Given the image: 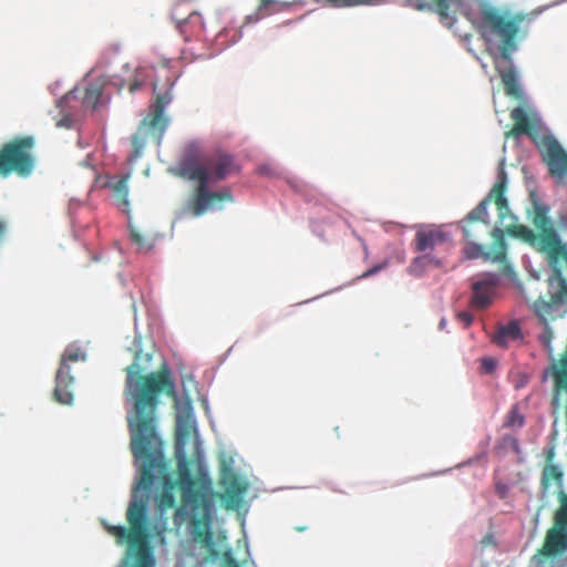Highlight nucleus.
Here are the masks:
<instances>
[{
  "mask_svg": "<svg viewBox=\"0 0 567 567\" xmlns=\"http://www.w3.org/2000/svg\"><path fill=\"white\" fill-rule=\"evenodd\" d=\"M143 359L150 361L151 354L143 357L141 352H136L134 361L125 369V396L133 404L127 414L131 450L140 462L141 477L137 486L148 491L156 478H159L162 491L174 493L178 483L169 474L164 456V443L158 434L157 406L162 393L175 396V383L166 365L143 375L146 370L141 363Z\"/></svg>",
  "mask_w": 567,
  "mask_h": 567,
  "instance_id": "obj_1",
  "label": "nucleus"
},
{
  "mask_svg": "<svg viewBox=\"0 0 567 567\" xmlns=\"http://www.w3.org/2000/svg\"><path fill=\"white\" fill-rule=\"evenodd\" d=\"M239 171L234 156L227 153H216L202 158L195 148L189 147L178 161L175 173L177 176L196 182L187 209L194 217H199L210 209H221L224 203L234 200L230 188L210 190L209 185L226 179Z\"/></svg>",
  "mask_w": 567,
  "mask_h": 567,
  "instance_id": "obj_2",
  "label": "nucleus"
},
{
  "mask_svg": "<svg viewBox=\"0 0 567 567\" xmlns=\"http://www.w3.org/2000/svg\"><path fill=\"white\" fill-rule=\"evenodd\" d=\"M183 460L178 463L177 483L182 493V505L175 508L174 524L181 527L189 519L190 534L195 542L205 547L213 545V489L209 481L196 482L188 464Z\"/></svg>",
  "mask_w": 567,
  "mask_h": 567,
  "instance_id": "obj_3",
  "label": "nucleus"
},
{
  "mask_svg": "<svg viewBox=\"0 0 567 567\" xmlns=\"http://www.w3.org/2000/svg\"><path fill=\"white\" fill-rule=\"evenodd\" d=\"M126 519L128 528L124 526L111 525L103 520L104 529L115 537L117 545L128 544V551L135 557V567H154V558L148 545V519L147 502L134 494L131 501Z\"/></svg>",
  "mask_w": 567,
  "mask_h": 567,
  "instance_id": "obj_4",
  "label": "nucleus"
},
{
  "mask_svg": "<svg viewBox=\"0 0 567 567\" xmlns=\"http://www.w3.org/2000/svg\"><path fill=\"white\" fill-rule=\"evenodd\" d=\"M175 81L166 78L161 87L157 82L154 83V101L150 105V113L140 123L131 142L133 146L130 162L133 163L143 154L148 141H155L158 145L162 142L164 133L169 125V117L165 114V109L173 101V86Z\"/></svg>",
  "mask_w": 567,
  "mask_h": 567,
  "instance_id": "obj_5",
  "label": "nucleus"
},
{
  "mask_svg": "<svg viewBox=\"0 0 567 567\" xmlns=\"http://www.w3.org/2000/svg\"><path fill=\"white\" fill-rule=\"evenodd\" d=\"M559 505L553 515V525L546 530L544 542L530 557L528 567H566L567 553V493L559 491Z\"/></svg>",
  "mask_w": 567,
  "mask_h": 567,
  "instance_id": "obj_6",
  "label": "nucleus"
},
{
  "mask_svg": "<svg viewBox=\"0 0 567 567\" xmlns=\"http://www.w3.org/2000/svg\"><path fill=\"white\" fill-rule=\"evenodd\" d=\"M523 17L507 14L495 8H486L482 11L480 32L486 42L501 41L499 55L502 60H508L517 49L516 37Z\"/></svg>",
  "mask_w": 567,
  "mask_h": 567,
  "instance_id": "obj_7",
  "label": "nucleus"
},
{
  "mask_svg": "<svg viewBox=\"0 0 567 567\" xmlns=\"http://www.w3.org/2000/svg\"><path fill=\"white\" fill-rule=\"evenodd\" d=\"M533 224L537 233L520 225L516 227V234L537 251L545 255L548 265L557 262L560 258H567V245L560 239L557 230L551 225L545 208L536 209Z\"/></svg>",
  "mask_w": 567,
  "mask_h": 567,
  "instance_id": "obj_8",
  "label": "nucleus"
},
{
  "mask_svg": "<svg viewBox=\"0 0 567 567\" xmlns=\"http://www.w3.org/2000/svg\"><path fill=\"white\" fill-rule=\"evenodd\" d=\"M35 138L32 135L16 136L0 146V177L12 174L21 178L32 175L37 159Z\"/></svg>",
  "mask_w": 567,
  "mask_h": 567,
  "instance_id": "obj_9",
  "label": "nucleus"
},
{
  "mask_svg": "<svg viewBox=\"0 0 567 567\" xmlns=\"http://www.w3.org/2000/svg\"><path fill=\"white\" fill-rule=\"evenodd\" d=\"M507 187V175L504 168L499 169L497 182L492 187L488 195L474 208L466 217L461 221L462 230L465 239L472 237V226L475 223H481L485 227L489 225L487 207L494 202L498 212L501 220L505 219L509 215V206L505 196Z\"/></svg>",
  "mask_w": 567,
  "mask_h": 567,
  "instance_id": "obj_10",
  "label": "nucleus"
},
{
  "mask_svg": "<svg viewBox=\"0 0 567 567\" xmlns=\"http://www.w3.org/2000/svg\"><path fill=\"white\" fill-rule=\"evenodd\" d=\"M86 353L78 346L70 344L65 348L60 365L55 374V386L53 391V399L61 403L70 405L73 403L74 377L71 374V365L76 362H84Z\"/></svg>",
  "mask_w": 567,
  "mask_h": 567,
  "instance_id": "obj_11",
  "label": "nucleus"
},
{
  "mask_svg": "<svg viewBox=\"0 0 567 567\" xmlns=\"http://www.w3.org/2000/svg\"><path fill=\"white\" fill-rule=\"evenodd\" d=\"M86 353L78 346L70 344L65 348L60 365L55 374V386L53 391V399L61 403L70 405L73 403L74 377L71 374V365L76 362H84Z\"/></svg>",
  "mask_w": 567,
  "mask_h": 567,
  "instance_id": "obj_12",
  "label": "nucleus"
},
{
  "mask_svg": "<svg viewBox=\"0 0 567 567\" xmlns=\"http://www.w3.org/2000/svg\"><path fill=\"white\" fill-rule=\"evenodd\" d=\"M542 156L553 177L561 179L567 176V153L555 137H544Z\"/></svg>",
  "mask_w": 567,
  "mask_h": 567,
  "instance_id": "obj_13",
  "label": "nucleus"
},
{
  "mask_svg": "<svg viewBox=\"0 0 567 567\" xmlns=\"http://www.w3.org/2000/svg\"><path fill=\"white\" fill-rule=\"evenodd\" d=\"M494 65L504 85L505 94L517 101L523 100L524 93L512 58L509 56L508 60H502L501 56H494Z\"/></svg>",
  "mask_w": 567,
  "mask_h": 567,
  "instance_id": "obj_14",
  "label": "nucleus"
},
{
  "mask_svg": "<svg viewBox=\"0 0 567 567\" xmlns=\"http://www.w3.org/2000/svg\"><path fill=\"white\" fill-rule=\"evenodd\" d=\"M498 277L494 274H486L472 285L471 303L476 309L487 308L493 300Z\"/></svg>",
  "mask_w": 567,
  "mask_h": 567,
  "instance_id": "obj_15",
  "label": "nucleus"
},
{
  "mask_svg": "<svg viewBox=\"0 0 567 567\" xmlns=\"http://www.w3.org/2000/svg\"><path fill=\"white\" fill-rule=\"evenodd\" d=\"M195 431V420L190 405L185 406L176 415L175 424V447L176 454H184L185 446Z\"/></svg>",
  "mask_w": 567,
  "mask_h": 567,
  "instance_id": "obj_16",
  "label": "nucleus"
},
{
  "mask_svg": "<svg viewBox=\"0 0 567 567\" xmlns=\"http://www.w3.org/2000/svg\"><path fill=\"white\" fill-rule=\"evenodd\" d=\"M447 239V235L441 229H422L415 234L413 241L414 249L417 252H426L429 250H433L439 245L446 243Z\"/></svg>",
  "mask_w": 567,
  "mask_h": 567,
  "instance_id": "obj_17",
  "label": "nucleus"
},
{
  "mask_svg": "<svg viewBox=\"0 0 567 567\" xmlns=\"http://www.w3.org/2000/svg\"><path fill=\"white\" fill-rule=\"evenodd\" d=\"M511 118L514 122V125L512 130L505 134L506 137H516L520 135L534 136L535 121L529 117L527 111L524 107L517 106L513 109L511 111Z\"/></svg>",
  "mask_w": 567,
  "mask_h": 567,
  "instance_id": "obj_18",
  "label": "nucleus"
},
{
  "mask_svg": "<svg viewBox=\"0 0 567 567\" xmlns=\"http://www.w3.org/2000/svg\"><path fill=\"white\" fill-rule=\"evenodd\" d=\"M219 483L231 499H238L247 488L234 470L226 465L221 468Z\"/></svg>",
  "mask_w": 567,
  "mask_h": 567,
  "instance_id": "obj_19",
  "label": "nucleus"
},
{
  "mask_svg": "<svg viewBox=\"0 0 567 567\" xmlns=\"http://www.w3.org/2000/svg\"><path fill=\"white\" fill-rule=\"evenodd\" d=\"M174 18L177 20V29L187 40L190 37L199 35L204 29L205 24L202 16L198 12H190L185 19L178 17V8L174 12Z\"/></svg>",
  "mask_w": 567,
  "mask_h": 567,
  "instance_id": "obj_20",
  "label": "nucleus"
},
{
  "mask_svg": "<svg viewBox=\"0 0 567 567\" xmlns=\"http://www.w3.org/2000/svg\"><path fill=\"white\" fill-rule=\"evenodd\" d=\"M408 2L417 10H434L442 19H449L450 10L461 6V0H408Z\"/></svg>",
  "mask_w": 567,
  "mask_h": 567,
  "instance_id": "obj_21",
  "label": "nucleus"
},
{
  "mask_svg": "<svg viewBox=\"0 0 567 567\" xmlns=\"http://www.w3.org/2000/svg\"><path fill=\"white\" fill-rule=\"evenodd\" d=\"M564 472L556 464H545L540 475V488L543 494L549 493L553 486L561 488Z\"/></svg>",
  "mask_w": 567,
  "mask_h": 567,
  "instance_id": "obj_22",
  "label": "nucleus"
},
{
  "mask_svg": "<svg viewBox=\"0 0 567 567\" xmlns=\"http://www.w3.org/2000/svg\"><path fill=\"white\" fill-rule=\"evenodd\" d=\"M442 265L443 262L440 259L424 252L422 256L415 257L412 260L409 267V272L415 277H420L426 268L432 266L439 268Z\"/></svg>",
  "mask_w": 567,
  "mask_h": 567,
  "instance_id": "obj_23",
  "label": "nucleus"
},
{
  "mask_svg": "<svg viewBox=\"0 0 567 567\" xmlns=\"http://www.w3.org/2000/svg\"><path fill=\"white\" fill-rule=\"evenodd\" d=\"M520 336V328L516 322H509L495 333L493 340L497 346H505L507 339H517Z\"/></svg>",
  "mask_w": 567,
  "mask_h": 567,
  "instance_id": "obj_24",
  "label": "nucleus"
},
{
  "mask_svg": "<svg viewBox=\"0 0 567 567\" xmlns=\"http://www.w3.org/2000/svg\"><path fill=\"white\" fill-rule=\"evenodd\" d=\"M103 89L99 84H90L86 86L84 95L82 97V103L85 107H90L95 110L102 97Z\"/></svg>",
  "mask_w": 567,
  "mask_h": 567,
  "instance_id": "obj_25",
  "label": "nucleus"
},
{
  "mask_svg": "<svg viewBox=\"0 0 567 567\" xmlns=\"http://www.w3.org/2000/svg\"><path fill=\"white\" fill-rule=\"evenodd\" d=\"M176 498L172 491H162L156 496V507L159 513H164L168 509L175 508Z\"/></svg>",
  "mask_w": 567,
  "mask_h": 567,
  "instance_id": "obj_26",
  "label": "nucleus"
},
{
  "mask_svg": "<svg viewBox=\"0 0 567 567\" xmlns=\"http://www.w3.org/2000/svg\"><path fill=\"white\" fill-rule=\"evenodd\" d=\"M113 192L115 196L120 199L123 206H128V188H127V177H122L117 181L113 186Z\"/></svg>",
  "mask_w": 567,
  "mask_h": 567,
  "instance_id": "obj_27",
  "label": "nucleus"
},
{
  "mask_svg": "<svg viewBox=\"0 0 567 567\" xmlns=\"http://www.w3.org/2000/svg\"><path fill=\"white\" fill-rule=\"evenodd\" d=\"M464 256L467 259H476L480 257H487L488 255L484 251V247L482 245L474 243V240H467L464 248Z\"/></svg>",
  "mask_w": 567,
  "mask_h": 567,
  "instance_id": "obj_28",
  "label": "nucleus"
},
{
  "mask_svg": "<svg viewBox=\"0 0 567 567\" xmlns=\"http://www.w3.org/2000/svg\"><path fill=\"white\" fill-rule=\"evenodd\" d=\"M525 423L524 415L519 412V409L517 405L512 406L511 411L508 412L505 425L508 427H522Z\"/></svg>",
  "mask_w": 567,
  "mask_h": 567,
  "instance_id": "obj_29",
  "label": "nucleus"
},
{
  "mask_svg": "<svg viewBox=\"0 0 567 567\" xmlns=\"http://www.w3.org/2000/svg\"><path fill=\"white\" fill-rule=\"evenodd\" d=\"M130 237L140 250L147 251L152 248V245L148 244L147 239L134 227L130 228Z\"/></svg>",
  "mask_w": 567,
  "mask_h": 567,
  "instance_id": "obj_30",
  "label": "nucleus"
},
{
  "mask_svg": "<svg viewBox=\"0 0 567 567\" xmlns=\"http://www.w3.org/2000/svg\"><path fill=\"white\" fill-rule=\"evenodd\" d=\"M555 456H556V446H555L554 443H550L544 450L545 463L546 464H554Z\"/></svg>",
  "mask_w": 567,
  "mask_h": 567,
  "instance_id": "obj_31",
  "label": "nucleus"
},
{
  "mask_svg": "<svg viewBox=\"0 0 567 567\" xmlns=\"http://www.w3.org/2000/svg\"><path fill=\"white\" fill-rule=\"evenodd\" d=\"M386 266H388V262H386V261L381 262V264H378V265H375V266L371 267L370 269H368V270L362 275V277H363V278L371 277V276L375 275L377 272H379L380 270L384 269Z\"/></svg>",
  "mask_w": 567,
  "mask_h": 567,
  "instance_id": "obj_32",
  "label": "nucleus"
},
{
  "mask_svg": "<svg viewBox=\"0 0 567 567\" xmlns=\"http://www.w3.org/2000/svg\"><path fill=\"white\" fill-rule=\"evenodd\" d=\"M564 265L567 267V258H560L555 264H549L550 268L557 276H560Z\"/></svg>",
  "mask_w": 567,
  "mask_h": 567,
  "instance_id": "obj_33",
  "label": "nucleus"
},
{
  "mask_svg": "<svg viewBox=\"0 0 567 567\" xmlns=\"http://www.w3.org/2000/svg\"><path fill=\"white\" fill-rule=\"evenodd\" d=\"M457 317H458L460 321H462L464 323L465 328L471 326V323L473 321V316L466 311L460 312Z\"/></svg>",
  "mask_w": 567,
  "mask_h": 567,
  "instance_id": "obj_34",
  "label": "nucleus"
},
{
  "mask_svg": "<svg viewBox=\"0 0 567 567\" xmlns=\"http://www.w3.org/2000/svg\"><path fill=\"white\" fill-rule=\"evenodd\" d=\"M142 85H143V82L137 81V80H136V81H133V82H131V83H130V85H128V91H130L131 93H135V92H137V91L142 87Z\"/></svg>",
  "mask_w": 567,
  "mask_h": 567,
  "instance_id": "obj_35",
  "label": "nucleus"
},
{
  "mask_svg": "<svg viewBox=\"0 0 567 567\" xmlns=\"http://www.w3.org/2000/svg\"><path fill=\"white\" fill-rule=\"evenodd\" d=\"M58 126L70 128L72 126V118L69 116L63 117L58 122Z\"/></svg>",
  "mask_w": 567,
  "mask_h": 567,
  "instance_id": "obj_36",
  "label": "nucleus"
},
{
  "mask_svg": "<svg viewBox=\"0 0 567 567\" xmlns=\"http://www.w3.org/2000/svg\"><path fill=\"white\" fill-rule=\"evenodd\" d=\"M505 247H504V243L501 244V248L499 250L497 251V254L495 255V260H504L505 259Z\"/></svg>",
  "mask_w": 567,
  "mask_h": 567,
  "instance_id": "obj_37",
  "label": "nucleus"
},
{
  "mask_svg": "<svg viewBox=\"0 0 567 567\" xmlns=\"http://www.w3.org/2000/svg\"><path fill=\"white\" fill-rule=\"evenodd\" d=\"M225 567H240V565L238 564V561L236 559H234L233 557H228L226 558L225 560Z\"/></svg>",
  "mask_w": 567,
  "mask_h": 567,
  "instance_id": "obj_38",
  "label": "nucleus"
},
{
  "mask_svg": "<svg viewBox=\"0 0 567 567\" xmlns=\"http://www.w3.org/2000/svg\"><path fill=\"white\" fill-rule=\"evenodd\" d=\"M478 237H480V235L477 233V223H475L472 226V237L468 240H474V239H476Z\"/></svg>",
  "mask_w": 567,
  "mask_h": 567,
  "instance_id": "obj_39",
  "label": "nucleus"
},
{
  "mask_svg": "<svg viewBox=\"0 0 567 567\" xmlns=\"http://www.w3.org/2000/svg\"><path fill=\"white\" fill-rule=\"evenodd\" d=\"M275 0H261L260 1V9L267 8L269 4L274 3Z\"/></svg>",
  "mask_w": 567,
  "mask_h": 567,
  "instance_id": "obj_40",
  "label": "nucleus"
},
{
  "mask_svg": "<svg viewBox=\"0 0 567 567\" xmlns=\"http://www.w3.org/2000/svg\"><path fill=\"white\" fill-rule=\"evenodd\" d=\"M483 363L487 371H491L493 369V362L491 360H484Z\"/></svg>",
  "mask_w": 567,
  "mask_h": 567,
  "instance_id": "obj_41",
  "label": "nucleus"
},
{
  "mask_svg": "<svg viewBox=\"0 0 567 567\" xmlns=\"http://www.w3.org/2000/svg\"><path fill=\"white\" fill-rule=\"evenodd\" d=\"M445 326V319H442L440 322V327L443 328Z\"/></svg>",
  "mask_w": 567,
  "mask_h": 567,
  "instance_id": "obj_42",
  "label": "nucleus"
}]
</instances>
